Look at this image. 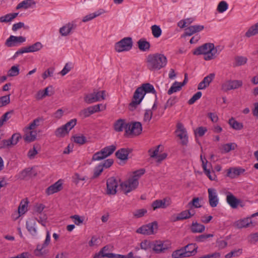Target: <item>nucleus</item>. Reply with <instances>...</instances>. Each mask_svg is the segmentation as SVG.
<instances>
[{"instance_id": "13d9d810", "label": "nucleus", "mask_w": 258, "mask_h": 258, "mask_svg": "<svg viewBox=\"0 0 258 258\" xmlns=\"http://www.w3.org/2000/svg\"><path fill=\"white\" fill-rule=\"evenodd\" d=\"M221 89L224 92L232 90L231 80L227 81L223 83L221 86Z\"/></svg>"}, {"instance_id": "0eeeda50", "label": "nucleus", "mask_w": 258, "mask_h": 258, "mask_svg": "<svg viewBox=\"0 0 258 258\" xmlns=\"http://www.w3.org/2000/svg\"><path fill=\"white\" fill-rule=\"evenodd\" d=\"M157 222L154 221L153 222L141 226L136 230V232L138 233L148 235L154 234V230H157Z\"/></svg>"}, {"instance_id": "de8ad7c7", "label": "nucleus", "mask_w": 258, "mask_h": 258, "mask_svg": "<svg viewBox=\"0 0 258 258\" xmlns=\"http://www.w3.org/2000/svg\"><path fill=\"white\" fill-rule=\"evenodd\" d=\"M40 120V119L39 118L35 119L28 126L25 128V132H26L27 131L35 129L37 126L39 125Z\"/></svg>"}, {"instance_id": "e2e57ef3", "label": "nucleus", "mask_w": 258, "mask_h": 258, "mask_svg": "<svg viewBox=\"0 0 258 258\" xmlns=\"http://www.w3.org/2000/svg\"><path fill=\"white\" fill-rule=\"evenodd\" d=\"M162 146L161 145H158L156 147L155 150L150 149L149 150V153H150V157L151 158H155L158 155L159 152H160V148H161Z\"/></svg>"}, {"instance_id": "c85d7f7f", "label": "nucleus", "mask_w": 258, "mask_h": 258, "mask_svg": "<svg viewBox=\"0 0 258 258\" xmlns=\"http://www.w3.org/2000/svg\"><path fill=\"white\" fill-rule=\"evenodd\" d=\"M205 227L204 225L197 222H192L190 227V230L192 233H202L205 231Z\"/></svg>"}, {"instance_id": "473e14b6", "label": "nucleus", "mask_w": 258, "mask_h": 258, "mask_svg": "<svg viewBox=\"0 0 258 258\" xmlns=\"http://www.w3.org/2000/svg\"><path fill=\"white\" fill-rule=\"evenodd\" d=\"M247 58L242 56H236L234 57V67H238L244 65L247 63Z\"/></svg>"}, {"instance_id": "6ab92c4d", "label": "nucleus", "mask_w": 258, "mask_h": 258, "mask_svg": "<svg viewBox=\"0 0 258 258\" xmlns=\"http://www.w3.org/2000/svg\"><path fill=\"white\" fill-rule=\"evenodd\" d=\"M195 215V212H191L190 210H184L178 214L173 219V221H177L180 220L189 219Z\"/></svg>"}, {"instance_id": "a211bd4d", "label": "nucleus", "mask_w": 258, "mask_h": 258, "mask_svg": "<svg viewBox=\"0 0 258 258\" xmlns=\"http://www.w3.org/2000/svg\"><path fill=\"white\" fill-rule=\"evenodd\" d=\"M226 201L230 207L233 209L236 208L240 203V200L237 199L230 192H228L227 194Z\"/></svg>"}, {"instance_id": "f3484780", "label": "nucleus", "mask_w": 258, "mask_h": 258, "mask_svg": "<svg viewBox=\"0 0 258 258\" xmlns=\"http://www.w3.org/2000/svg\"><path fill=\"white\" fill-rule=\"evenodd\" d=\"M214 77L215 74L214 73L210 74L209 75L205 77L203 80L199 84L198 89L199 90H202L206 88L209 86L210 83L213 81Z\"/></svg>"}, {"instance_id": "6e6552de", "label": "nucleus", "mask_w": 258, "mask_h": 258, "mask_svg": "<svg viewBox=\"0 0 258 258\" xmlns=\"http://www.w3.org/2000/svg\"><path fill=\"white\" fill-rule=\"evenodd\" d=\"M125 133L128 135H139L142 131V126L140 122H134L125 125Z\"/></svg>"}, {"instance_id": "ea45409f", "label": "nucleus", "mask_w": 258, "mask_h": 258, "mask_svg": "<svg viewBox=\"0 0 258 258\" xmlns=\"http://www.w3.org/2000/svg\"><path fill=\"white\" fill-rule=\"evenodd\" d=\"M18 13H11L0 17V22H9L17 17Z\"/></svg>"}, {"instance_id": "a18cd8bd", "label": "nucleus", "mask_w": 258, "mask_h": 258, "mask_svg": "<svg viewBox=\"0 0 258 258\" xmlns=\"http://www.w3.org/2000/svg\"><path fill=\"white\" fill-rule=\"evenodd\" d=\"M152 33L155 38L159 37L162 34V30L160 27L156 25L151 27Z\"/></svg>"}, {"instance_id": "e433bc0d", "label": "nucleus", "mask_w": 258, "mask_h": 258, "mask_svg": "<svg viewBox=\"0 0 258 258\" xmlns=\"http://www.w3.org/2000/svg\"><path fill=\"white\" fill-rule=\"evenodd\" d=\"M69 132V130H67L64 125L57 128L55 132V135L57 137H63Z\"/></svg>"}, {"instance_id": "aec40b11", "label": "nucleus", "mask_w": 258, "mask_h": 258, "mask_svg": "<svg viewBox=\"0 0 258 258\" xmlns=\"http://www.w3.org/2000/svg\"><path fill=\"white\" fill-rule=\"evenodd\" d=\"M210 44H211V43H205L198 47L193 51V54L194 55H201L208 53L210 50H211V47H210Z\"/></svg>"}, {"instance_id": "bf43d9fd", "label": "nucleus", "mask_w": 258, "mask_h": 258, "mask_svg": "<svg viewBox=\"0 0 258 258\" xmlns=\"http://www.w3.org/2000/svg\"><path fill=\"white\" fill-rule=\"evenodd\" d=\"M47 219V217L45 214H41L38 218H35L34 219L35 220V221H37L38 223L41 224L42 226L45 227Z\"/></svg>"}, {"instance_id": "338daca9", "label": "nucleus", "mask_w": 258, "mask_h": 258, "mask_svg": "<svg viewBox=\"0 0 258 258\" xmlns=\"http://www.w3.org/2000/svg\"><path fill=\"white\" fill-rule=\"evenodd\" d=\"M93 92L95 94V97L97 99V101H99L105 99V91H94Z\"/></svg>"}, {"instance_id": "0e129e2a", "label": "nucleus", "mask_w": 258, "mask_h": 258, "mask_svg": "<svg viewBox=\"0 0 258 258\" xmlns=\"http://www.w3.org/2000/svg\"><path fill=\"white\" fill-rule=\"evenodd\" d=\"M74 142L77 144L83 145L86 142V138L84 136L74 137Z\"/></svg>"}, {"instance_id": "4d7b16f0", "label": "nucleus", "mask_w": 258, "mask_h": 258, "mask_svg": "<svg viewBox=\"0 0 258 258\" xmlns=\"http://www.w3.org/2000/svg\"><path fill=\"white\" fill-rule=\"evenodd\" d=\"M177 100L176 97H170L166 102L164 106V109H166L168 107H171L174 105Z\"/></svg>"}, {"instance_id": "412c9836", "label": "nucleus", "mask_w": 258, "mask_h": 258, "mask_svg": "<svg viewBox=\"0 0 258 258\" xmlns=\"http://www.w3.org/2000/svg\"><path fill=\"white\" fill-rule=\"evenodd\" d=\"M76 24L73 22L68 23L59 29V33L62 36H68L71 30L76 28Z\"/></svg>"}, {"instance_id": "6e6d98bb", "label": "nucleus", "mask_w": 258, "mask_h": 258, "mask_svg": "<svg viewBox=\"0 0 258 258\" xmlns=\"http://www.w3.org/2000/svg\"><path fill=\"white\" fill-rule=\"evenodd\" d=\"M103 168L101 164L98 165L96 166L94 171L93 175L92 177V179L98 177L103 171Z\"/></svg>"}, {"instance_id": "7ed1b4c3", "label": "nucleus", "mask_w": 258, "mask_h": 258, "mask_svg": "<svg viewBox=\"0 0 258 258\" xmlns=\"http://www.w3.org/2000/svg\"><path fill=\"white\" fill-rule=\"evenodd\" d=\"M145 172L143 168L136 170L133 172V175L127 181L120 184V187L124 192L126 194L135 189L139 185V179Z\"/></svg>"}, {"instance_id": "052dcab7", "label": "nucleus", "mask_w": 258, "mask_h": 258, "mask_svg": "<svg viewBox=\"0 0 258 258\" xmlns=\"http://www.w3.org/2000/svg\"><path fill=\"white\" fill-rule=\"evenodd\" d=\"M202 93L201 92H198L188 101V103L189 105L194 104L197 100L199 99L202 96Z\"/></svg>"}, {"instance_id": "37998d69", "label": "nucleus", "mask_w": 258, "mask_h": 258, "mask_svg": "<svg viewBox=\"0 0 258 258\" xmlns=\"http://www.w3.org/2000/svg\"><path fill=\"white\" fill-rule=\"evenodd\" d=\"M229 124L233 129L239 130L242 128L243 125L242 123L238 122L233 118H231L229 120Z\"/></svg>"}, {"instance_id": "c03bdc74", "label": "nucleus", "mask_w": 258, "mask_h": 258, "mask_svg": "<svg viewBox=\"0 0 258 258\" xmlns=\"http://www.w3.org/2000/svg\"><path fill=\"white\" fill-rule=\"evenodd\" d=\"M84 101L87 104H91L97 102L94 92L86 94L84 97Z\"/></svg>"}, {"instance_id": "20e7f679", "label": "nucleus", "mask_w": 258, "mask_h": 258, "mask_svg": "<svg viewBox=\"0 0 258 258\" xmlns=\"http://www.w3.org/2000/svg\"><path fill=\"white\" fill-rule=\"evenodd\" d=\"M198 246L196 244H188L180 249L174 251L172 254L173 257L180 258L189 257L197 253Z\"/></svg>"}, {"instance_id": "680f3d73", "label": "nucleus", "mask_w": 258, "mask_h": 258, "mask_svg": "<svg viewBox=\"0 0 258 258\" xmlns=\"http://www.w3.org/2000/svg\"><path fill=\"white\" fill-rule=\"evenodd\" d=\"M10 102L9 95L4 96L0 97V107L5 106Z\"/></svg>"}, {"instance_id": "b1692460", "label": "nucleus", "mask_w": 258, "mask_h": 258, "mask_svg": "<svg viewBox=\"0 0 258 258\" xmlns=\"http://www.w3.org/2000/svg\"><path fill=\"white\" fill-rule=\"evenodd\" d=\"M37 172L33 170L32 168H26L21 171L20 174V177L22 179H25L27 177L32 178L37 175Z\"/></svg>"}, {"instance_id": "69168bd1", "label": "nucleus", "mask_w": 258, "mask_h": 258, "mask_svg": "<svg viewBox=\"0 0 258 258\" xmlns=\"http://www.w3.org/2000/svg\"><path fill=\"white\" fill-rule=\"evenodd\" d=\"M207 131V129L206 127L200 126L198 127L195 131V134L196 135H198L199 136L202 137Z\"/></svg>"}, {"instance_id": "f03ea898", "label": "nucleus", "mask_w": 258, "mask_h": 258, "mask_svg": "<svg viewBox=\"0 0 258 258\" xmlns=\"http://www.w3.org/2000/svg\"><path fill=\"white\" fill-rule=\"evenodd\" d=\"M147 66L150 71L159 70L165 67L167 62L166 57L161 53L150 54L146 59Z\"/></svg>"}, {"instance_id": "58836bf2", "label": "nucleus", "mask_w": 258, "mask_h": 258, "mask_svg": "<svg viewBox=\"0 0 258 258\" xmlns=\"http://www.w3.org/2000/svg\"><path fill=\"white\" fill-rule=\"evenodd\" d=\"M104 12V11L103 10H100L96 13L90 14L89 15H88L84 17L83 22H86L87 21H90L96 17L101 15Z\"/></svg>"}, {"instance_id": "cd10ccee", "label": "nucleus", "mask_w": 258, "mask_h": 258, "mask_svg": "<svg viewBox=\"0 0 258 258\" xmlns=\"http://www.w3.org/2000/svg\"><path fill=\"white\" fill-rule=\"evenodd\" d=\"M137 44L139 49L142 51H148L150 48V43L144 38L140 39L137 42Z\"/></svg>"}, {"instance_id": "09e8293b", "label": "nucleus", "mask_w": 258, "mask_h": 258, "mask_svg": "<svg viewBox=\"0 0 258 258\" xmlns=\"http://www.w3.org/2000/svg\"><path fill=\"white\" fill-rule=\"evenodd\" d=\"M28 202L22 201L18 208V212L20 215L24 214L27 210Z\"/></svg>"}, {"instance_id": "c756f323", "label": "nucleus", "mask_w": 258, "mask_h": 258, "mask_svg": "<svg viewBox=\"0 0 258 258\" xmlns=\"http://www.w3.org/2000/svg\"><path fill=\"white\" fill-rule=\"evenodd\" d=\"M36 136L37 133L36 131L31 130L27 131L24 136V139L25 141L30 143L34 141L36 139Z\"/></svg>"}, {"instance_id": "8fccbe9b", "label": "nucleus", "mask_w": 258, "mask_h": 258, "mask_svg": "<svg viewBox=\"0 0 258 258\" xmlns=\"http://www.w3.org/2000/svg\"><path fill=\"white\" fill-rule=\"evenodd\" d=\"M228 9V4L225 1L220 2L217 7V10L219 13H223Z\"/></svg>"}, {"instance_id": "2eb2a0df", "label": "nucleus", "mask_w": 258, "mask_h": 258, "mask_svg": "<svg viewBox=\"0 0 258 258\" xmlns=\"http://www.w3.org/2000/svg\"><path fill=\"white\" fill-rule=\"evenodd\" d=\"M26 228L29 233L33 236L36 237L38 233V228L35 219H30L26 222Z\"/></svg>"}, {"instance_id": "f8f14e48", "label": "nucleus", "mask_w": 258, "mask_h": 258, "mask_svg": "<svg viewBox=\"0 0 258 258\" xmlns=\"http://www.w3.org/2000/svg\"><path fill=\"white\" fill-rule=\"evenodd\" d=\"M26 41V38L23 36H15L11 35L8 38L5 42V45L9 47L16 46L18 44H21Z\"/></svg>"}, {"instance_id": "3c124183", "label": "nucleus", "mask_w": 258, "mask_h": 258, "mask_svg": "<svg viewBox=\"0 0 258 258\" xmlns=\"http://www.w3.org/2000/svg\"><path fill=\"white\" fill-rule=\"evenodd\" d=\"M242 252V249L239 248L238 249H234L225 255L226 258H231L233 256H237L241 254Z\"/></svg>"}, {"instance_id": "dca6fc26", "label": "nucleus", "mask_w": 258, "mask_h": 258, "mask_svg": "<svg viewBox=\"0 0 258 258\" xmlns=\"http://www.w3.org/2000/svg\"><path fill=\"white\" fill-rule=\"evenodd\" d=\"M62 181L61 180H58L52 185L49 186L46 189V192L48 195L53 194L60 191L62 189Z\"/></svg>"}, {"instance_id": "a19ab883", "label": "nucleus", "mask_w": 258, "mask_h": 258, "mask_svg": "<svg viewBox=\"0 0 258 258\" xmlns=\"http://www.w3.org/2000/svg\"><path fill=\"white\" fill-rule=\"evenodd\" d=\"M203 169L206 175L211 180H215L216 179V176L214 172L213 171L211 172L209 169H207V162L205 163L203 162Z\"/></svg>"}, {"instance_id": "5701e85b", "label": "nucleus", "mask_w": 258, "mask_h": 258, "mask_svg": "<svg viewBox=\"0 0 258 258\" xmlns=\"http://www.w3.org/2000/svg\"><path fill=\"white\" fill-rule=\"evenodd\" d=\"M245 171L244 169L237 168H230L227 170V176L231 178H234Z\"/></svg>"}, {"instance_id": "9d476101", "label": "nucleus", "mask_w": 258, "mask_h": 258, "mask_svg": "<svg viewBox=\"0 0 258 258\" xmlns=\"http://www.w3.org/2000/svg\"><path fill=\"white\" fill-rule=\"evenodd\" d=\"M170 245L168 241L156 240L153 241L152 249L157 253L164 252L170 247Z\"/></svg>"}, {"instance_id": "393cba45", "label": "nucleus", "mask_w": 258, "mask_h": 258, "mask_svg": "<svg viewBox=\"0 0 258 258\" xmlns=\"http://www.w3.org/2000/svg\"><path fill=\"white\" fill-rule=\"evenodd\" d=\"M166 202V199H164L163 200H157L152 203V207L154 210L159 208H166L169 206V204H167Z\"/></svg>"}, {"instance_id": "72a5a7b5", "label": "nucleus", "mask_w": 258, "mask_h": 258, "mask_svg": "<svg viewBox=\"0 0 258 258\" xmlns=\"http://www.w3.org/2000/svg\"><path fill=\"white\" fill-rule=\"evenodd\" d=\"M108 249V247L107 246L103 247L99 252L94 255L93 258H103L105 257L109 258V257L113 256L112 255L109 254V253L105 252V250Z\"/></svg>"}, {"instance_id": "774afa93", "label": "nucleus", "mask_w": 258, "mask_h": 258, "mask_svg": "<svg viewBox=\"0 0 258 258\" xmlns=\"http://www.w3.org/2000/svg\"><path fill=\"white\" fill-rule=\"evenodd\" d=\"M76 122H77V119H71L69 122H68L67 123H66L63 125L67 130H69V131H70L76 124Z\"/></svg>"}, {"instance_id": "49530a36", "label": "nucleus", "mask_w": 258, "mask_h": 258, "mask_svg": "<svg viewBox=\"0 0 258 258\" xmlns=\"http://www.w3.org/2000/svg\"><path fill=\"white\" fill-rule=\"evenodd\" d=\"M153 242L148 240H145L140 243L141 249L145 250H150L152 249Z\"/></svg>"}, {"instance_id": "c9c22d12", "label": "nucleus", "mask_w": 258, "mask_h": 258, "mask_svg": "<svg viewBox=\"0 0 258 258\" xmlns=\"http://www.w3.org/2000/svg\"><path fill=\"white\" fill-rule=\"evenodd\" d=\"M177 134V136L181 140V144L182 145L186 146L188 143V136L187 132L184 131L178 132Z\"/></svg>"}, {"instance_id": "ddd939ff", "label": "nucleus", "mask_w": 258, "mask_h": 258, "mask_svg": "<svg viewBox=\"0 0 258 258\" xmlns=\"http://www.w3.org/2000/svg\"><path fill=\"white\" fill-rule=\"evenodd\" d=\"M101 105V104H97L84 109L80 112L79 115L82 118H86L89 117L90 115L98 111H99L100 110V106Z\"/></svg>"}, {"instance_id": "f257e3e1", "label": "nucleus", "mask_w": 258, "mask_h": 258, "mask_svg": "<svg viewBox=\"0 0 258 258\" xmlns=\"http://www.w3.org/2000/svg\"><path fill=\"white\" fill-rule=\"evenodd\" d=\"M151 93L156 98V91L154 86L150 83H144L140 87H138L134 93L133 99L129 104L130 110L135 109L143 100L147 93Z\"/></svg>"}, {"instance_id": "4be33fe9", "label": "nucleus", "mask_w": 258, "mask_h": 258, "mask_svg": "<svg viewBox=\"0 0 258 258\" xmlns=\"http://www.w3.org/2000/svg\"><path fill=\"white\" fill-rule=\"evenodd\" d=\"M251 224H252L251 220L249 218H247L235 221L233 223V226L237 228L241 229L247 227Z\"/></svg>"}, {"instance_id": "1a4fd4ad", "label": "nucleus", "mask_w": 258, "mask_h": 258, "mask_svg": "<svg viewBox=\"0 0 258 258\" xmlns=\"http://www.w3.org/2000/svg\"><path fill=\"white\" fill-rule=\"evenodd\" d=\"M42 47L43 45L41 42H36L32 45L28 47H22L18 50L15 54L14 57H17L18 55L24 53L33 52L39 51L42 48Z\"/></svg>"}, {"instance_id": "864d4df0", "label": "nucleus", "mask_w": 258, "mask_h": 258, "mask_svg": "<svg viewBox=\"0 0 258 258\" xmlns=\"http://www.w3.org/2000/svg\"><path fill=\"white\" fill-rule=\"evenodd\" d=\"M153 115V112L152 110H146L144 115L143 121L145 122H149L151 120Z\"/></svg>"}, {"instance_id": "79ce46f5", "label": "nucleus", "mask_w": 258, "mask_h": 258, "mask_svg": "<svg viewBox=\"0 0 258 258\" xmlns=\"http://www.w3.org/2000/svg\"><path fill=\"white\" fill-rule=\"evenodd\" d=\"M20 69L19 66H13L8 72V77H16L19 74Z\"/></svg>"}, {"instance_id": "a878e982", "label": "nucleus", "mask_w": 258, "mask_h": 258, "mask_svg": "<svg viewBox=\"0 0 258 258\" xmlns=\"http://www.w3.org/2000/svg\"><path fill=\"white\" fill-rule=\"evenodd\" d=\"M130 150L128 149L121 148L116 153V157L121 160H126L128 159Z\"/></svg>"}, {"instance_id": "bb28decb", "label": "nucleus", "mask_w": 258, "mask_h": 258, "mask_svg": "<svg viewBox=\"0 0 258 258\" xmlns=\"http://www.w3.org/2000/svg\"><path fill=\"white\" fill-rule=\"evenodd\" d=\"M35 2L34 0H25L19 3L16 7V9H27L35 5Z\"/></svg>"}, {"instance_id": "9b49d317", "label": "nucleus", "mask_w": 258, "mask_h": 258, "mask_svg": "<svg viewBox=\"0 0 258 258\" xmlns=\"http://www.w3.org/2000/svg\"><path fill=\"white\" fill-rule=\"evenodd\" d=\"M107 193L109 195H115L118 182L114 177H111L107 180Z\"/></svg>"}, {"instance_id": "4c0bfd02", "label": "nucleus", "mask_w": 258, "mask_h": 258, "mask_svg": "<svg viewBox=\"0 0 258 258\" xmlns=\"http://www.w3.org/2000/svg\"><path fill=\"white\" fill-rule=\"evenodd\" d=\"M182 88V86L179 82L175 81L168 90L167 93L171 95L173 93L179 91Z\"/></svg>"}, {"instance_id": "423d86ee", "label": "nucleus", "mask_w": 258, "mask_h": 258, "mask_svg": "<svg viewBox=\"0 0 258 258\" xmlns=\"http://www.w3.org/2000/svg\"><path fill=\"white\" fill-rule=\"evenodd\" d=\"M115 149L116 146L114 145L106 147L101 151L95 153L92 157V160L100 161L103 160L111 155Z\"/></svg>"}, {"instance_id": "603ef678", "label": "nucleus", "mask_w": 258, "mask_h": 258, "mask_svg": "<svg viewBox=\"0 0 258 258\" xmlns=\"http://www.w3.org/2000/svg\"><path fill=\"white\" fill-rule=\"evenodd\" d=\"M147 212V211L146 209H141L135 211L133 212V214L135 218H139L144 216Z\"/></svg>"}, {"instance_id": "4468645a", "label": "nucleus", "mask_w": 258, "mask_h": 258, "mask_svg": "<svg viewBox=\"0 0 258 258\" xmlns=\"http://www.w3.org/2000/svg\"><path fill=\"white\" fill-rule=\"evenodd\" d=\"M208 192L209 202L210 206L212 208L216 207L219 203V199L216 189L214 188H209Z\"/></svg>"}, {"instance_id": "5fc2aeb1", "label": "nucleus", "mask_w": 258, "mask_h": 258, "mask_svg": "<svg viewBox=\"0 0 258 258\" xmlns=\"http://www.w3.org/2000/svg\"><path fill=\"white\" fill-rule=\"evenodd\" d=\"M213 237V234H202L196 237V240L197 242H203L205 241L207 239Z\"/></svg>"}, {"instance_id": "f704fd0d", "label": "nucleus", "mask_w": 258, "mask_h": 258, "mask_svg": "<svg viewBox=\"0 0 258 258\" xmlns=\"http://www.w3.org/2000/svg\"><path fill=\"white\" fill-rule=\"evenodd\" d=\"M236 145L235 143H228L222 145L221 150L222 153H226L233 150L236 147Z\"/></svg>"}, {"instance_id": "7c9ffc66", "label": "nucleus", "mask_w": 258, "mask_h": 258, "mask_svg": "<svg viewBox=\"0 0 258 258\" xmlns=\"http://www.w3.org/2000/svg\"><path fill=\"white\" fill-rule=\"evenodd\" d=\"M128 123H125L124 120L122 119H118L114 124V128L116 132H121L123 128L125 130V125Z\"/></svg>"}, {"instance_id": "2f4dec72", "label": "nucleus", "mask_w": 258, "mask_h": 258, "mask_svg": "<svg viewBox=\"0 0 258 258\" xmlns=\"http://www.w3.org/2000/svg\"><path fill=\"white\" fill-rule=\"evenodd\" d=\"M258 34V22L251 26L245 34L246 37L249 38Z\"/></svg>"}, {"instance_id": "39448f33", "label": "nucleus", "mask_w": 258, "mask_h": 258, "mask_svg": "<svg viewBox=\"0 0 258 258\" xmlns=\"http://www.w3.org/2000/svg\"><path fill=\"white\" fill-rule=\"evenodd\" d=\"M133 44L131 37H125L115 44L114 49L118 52L129 51L132 49Z\"/></svg>"}]
</instances>
